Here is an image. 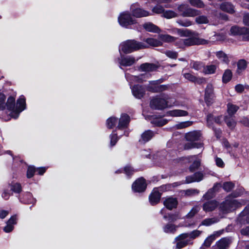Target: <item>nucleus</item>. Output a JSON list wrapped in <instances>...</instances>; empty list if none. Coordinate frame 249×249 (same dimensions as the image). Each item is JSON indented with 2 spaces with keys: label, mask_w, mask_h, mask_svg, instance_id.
Returning a JSON list of instances; mask_svg holds the SVG:
<instances>
[{
  "label": "nucleus",
  "mask_w": 249,
  "mask_h": 249,
  "mask_svg": "<svg viewBox=\"0 0 249 249\" xmlns=\"http://www.w3.org/2000/svg\"><path fill=\"white\" fill-rule=\"evenodd\" d=\"M177 22L180 25L184 27H188L192 25V21L185 18L179 19Z\"/></svg>",
  "instance_id": "052dcab7"
},
{
  "label": "nucleus",
  "mask_w": 249,
  "mask_h": 249,
  "mask_svg": "<svg viewBox=\"0 0 249 249\" xmlns=\"http://www.w3.org/2000/svg\"><path fill=\"white\" fill-rule=\"evenodd\" d=\"M35 168L33 166H29L27 172V177L28 178H31L33 177L35 172Z\"/></svg>",
  "instance_id": "338daca9"
},
{
  "label": "nucleus",
  "mask_w": 249,
  "mask_h": 249,
  "mask_svg": "<svg viewBox=\"0 0 249 249\" xmlns=\"http://www.w3.org/2000/svg\"><path fill=\"white\" fill-rule=\"evenodd\" d=\"M23 201L26 203L35 204L36 200L33 198L32 194L29 192L26 193L23 196Z\"/></svg>",
  "instance_id": "e433bc0d"
},
{
  "label": "nucleus",
  "mask_w": 249,
  "mask_h": 249,
  "mask_svg": "<svg viewBox=\"0 0 249 249\" xmlns=\"http://www.w3.org/2000/svg\"><path fill=\"white\" fill-rule=\"evenodd\" d=\"M171 86L169 85H159L154 89H151L153 92H160L169 89Z\"/></svg>",
  "instance_id": "37998d69"
},
{
  "label": "nucleus",
  "mask_w": 249,
  "mask_h": 249,
  "mask_svg": "<svg viewBox=\"0 0 249 249\" xmlns=\"http://www.w3.org/2000/svg\"><path fill=\"white\" fill-rule=\"evenodd\" d=\"M221 116L213 117L212 114H209L207 116V123L209 125H210L213 121H214L217 124H220L221 122Z\"/></svg>",
  "instance_id": "58836bf2"
},
{
  "label": "nucleus",
  "mask_w": 249,
  "mask_h": 249,
  "mask_svg": "<svg viewBox=\"0 0 249 249\" xmlns=\"http://www.w3.org/2000/svg\"><path fill=\"white\" fill-rule=\"evenodd\" d=\"M223 189L227 192L231 191L234 187V184L231 182H226L223 184Z\"/></svg>",
  "instance_id": "0e129e2a"
},
{
  "label": "nucleus",
  "mask_w": 249,
  "mask_h": 249,
  "mask_svg": "<svg viewBox=\"0 0 249 249\" xmlns=\"http://www.w3.org/2000/svg\"><path fill=\"white\" fill-rule=\"evenodd\" d=\"M218 205L216 200H210L205 202L203 205V210L206 212L213 211Z\"/></svg>",
  "instance_id": "f3484780"
},
{
  "label": "nucleus",
  "mask_w": 249,
  "mask_h": 249,
  "mask_svg": "<svg viewBox=\"0 0 249 249\" xmlns=\"http://www.w3.org/2000/svg\"><path fill=\"white\" fill-rule=\"evenodd\" d=\"M130 11L132 16H148L149 14L147 11L141 8L137 3H133L131 5Z\"/></svg>",
  "instance_id": "6e6552de"
},
{
  "label": "nucleus",
  "mask_w": 249,
  "mask_h": 249,
  "mask_svg": "<svg viewBox=\"0 0 249 249\" xmlns=\"http://www.w3.org/2000/svg\"><path fill=\"white\" fill-rule=\"evenodd\" d=\"M214 98L213 87L211 83L207 84L205 89L204 100L207 105H211Z\"/></svg>",
  "instance_id": "39448f33"
},
{
  "label": "nucleus",
  "mask_w": 249,
  "mask_h": 249,
  "mask_svg": "<svg viewBox=\"0 0 249 249\" xmlns=\"http://www.w3.org/2000/svg\"><path fill=\"white\" fill-rule=\"evenodd\" d=\"M201 133L198 131L189 132L185 134L186 140L190 142H195L200 139Z\"/></svg>",
  "instance_id": "6ab92c4d"
},
{
  "label": "nucleus",
  "mask_w": 249,
  "mask_h": 249,
  "mask_svg": "<svg viewBox=\"0 0 249 249\" xmlns=\"http://www.w3.org/2000/svg\"><path fill=\"white\" fill-rule=\"evenodd\" d=\"M230 243V240L227 238H223L216 242V246L219 249H226Z\"/></svg>",
  "instance_id": "c756f323"
},
{
  "label": "nucleus",
  "mask_w": 249,
  "mask_h": 249,
  "mask_svg": "<svg viewBox=\"0 0 249 249\" xmlns=\"http://www.w3.org/2000/svg\"><path fill=\"white\" fill-rule=\"evenodd\" d=\"M152 11L154 14H163V16H175V13L172 11H166L164 12V8L158 4L153 7Z\"/></svg>",
  "instance_id": "dca6fc26"
},
{
  "label": "nucleus",
  "mask_w": 249,
  "mask_h": 249,
  "mask_svg": "<svg viewBox=\"0 0 249 249\" xmlns=\"http://www.w3.org/2000/svg\"><path fill=\"white\" fill-rule=\"evenodd\" d=\"M220 8L221 10L226 12L230 14H232L234 12L233 6L229 2L222 3L220 5Z\"/></svg>",
  "instance_id": "cd10ccee"
},
{
  "label": "nucleus",
  "mask_w": 249,
  "mask_h": 249,
  "mask_svg": "<svg viewBox=\"0 0 249 249\" xmlns=\"http://www.w3.org/2000/svg\"><path fill=\"white\" fill-rule=\"evenodd\" d=\"M6 96L5 95L0 92V110H4L6 107Z\"/></svg>",
  "instance_id": "bf43d9fd"
},
{
  "label": "nucleus",
  "mask_w": 249,
  "mask_h": 249,
  "mask_svg": "<svg viewBox=\"0 0 249 249\" xmlns=\"http://www.w3.org/2000/svg\"><path fill=\"white\" fill-rule=\"evenodd\" d=\"M202 146V145L200 143H193V142H190V143H186L184 145V149H189L193 148H200Z\"/></svg>",
  "instance_id": "13d9d810"
},
{
  "label": "nucleus",
  "mask_w": 249,
  "mask_h": 249,
  "mask_svg": "<svg viewBox=\"0 0 249 249\" xmlns=\"http://www.w3.org/2000/svg\"><path fill=\"white\" fill-rule=\"evenodd\" d=\"M25 99L23 96H21L17 101L16 108L15 111L16 116H13V117L14 118L17 119L18 117L19 113L25 109Z\"/></svg>",
  "instance_id": "1a4fd4ad"
},
{
  "label": "nucleus",
  "mask_w": 249,
  "mask_h": 249,
  "mask_svg": "<svg viewBox=\"0 0 249 249\" xmlns=\"http://www.w3.org/2000/svg\"><path fill=\"white\" fill-rule=\"evenodd\" d=\"M157 67L154 64L145 63L142 64L140 67V70L142 71H155Z\"/></svg>",
  "instance_id": "b1692460"
},
{
  "label": "nucleus",
  "mask_w": 249,
  "mask_h": 249,
  "mask_svg": "<svg viewBox=\"0 0 249 249\" xmlns=\"http://www.w3.org/2000/svg\"><path fill=\"white\" fill-rule=\"evenodd\" d=\"M177 227L175 225L168 224L163 228V231L166 233H174L177 230Z\"/></svg>",
  "instance_id": "c03bdc74"
},
{
  "label": "nucleus",
  "mask_w": 249,
  "mask_h": 249,
  "mask_svg": "<svg viewBox=\"0 0 249 249\" xmlns=\"http://www.w3.org/2000/svg\"><path fill=\"white\" fill-rule=\"evenodd\" d=\"M216 55L217 58L226 63H228L229 61L227 55L222 51L217 52L216 53Z\"/></svg>",
  "instance_id": "864d4df0"
},
{
  "label": "nucleus",
  "mask_w": 249,
  "mask_h": 249,
  "mask_svg": "<svg viewBox=\"0 0 249 249\" xmlns=\"http://www.w3.org/2000/svg\"><path fill=\"white\" fill-rule=\"evenodd\" d=\"M247 63L243 59L240 60L237 63L236 72L240 74L247 68Z\"/></svg>",
  "instance_id": "f704fd0d"
},
{
  "label": "nucleus",
  "mask_w": 249,
  "mask_h": 249,
  "mask_svg": "<svg viewBox=\"0 0 249 249\" xmlns=\"http://www.w3.org/2000/svg\"><path fill=\"white\" fill-rule=\"evenodd\" d=\"M11 190L15 193L19 194L22 191L21 184L19 183H12L10 184Z\"/></svg>",
  "instance_id": "79ce46f5"
},
{
  "label": "nucleus",
  "mask_w": 249,
  "mask_h": 249,
  "mask_svg": "<svg viewBox=\"0 0 249 249\" xmlns=\"http://www.w3.org/2000/svg\"><path fill=\"white\" fill-rule=\"evenodd\" d=\"M161 194L157 189H154L149 196L150 203L154 205L158 203L160 200Z\"/></svg>",
  "instance_id": "a211bd4d"
},
{
  "label": "nucleus",
  "mask_w": 249,
  "mask_h": 249,
  "mask_svg": "<svg viewBox=\"0 0 249 249\" xmlns=\"http://www.w3.org/2000/svg\"><path fill=\"white\" fill-rule=\"evenodd\" d=\"M227 111L229 115H233L239 109V107L236 105L228 104L227 105Z\"/></svg>",
  "instance_id": "49530a36"
},
{
  "label": "nucleus",
  "mask_w": 249,
  "mask_h": 249,
  "mask_svg": "<svg viewBox=\"0 0 249 249\" xmlns=\"http://www.w3.org/2000/svg\"><path fill=\"white\" fill-rule=\"evenodd\" d=\"M7 108L11 111H14L15 107V98L13 96H9L6 102Z\"/></svg>",
  "instance_id": "7c9ffc66"
},
{
  "label": "nucleus",
  "mask_w": 249,
  "mask_h": 249,
  "mask_svg": "<svg viewBox=\"0 0 249 249\" xmlns=\"http://www.w3.org/2000/svg\"><path fill=\"white\" fill-rule=\"evenodd\" d=\"M177 33L180 36H192V33L187 29L183 30L180 29H176Z\"/></svg>",
  "instance_id": "a18cd8bd"
},
{
  "label": "nucleus",
  "mask_w": 249,
  "mask_h": 249,
  "mask_svg": "<svg viewBox=\"0 0 249 249\" xmlns=\"http://www.w3.org/2000/svg\"><path fill=\"white\" fill-rule=\"evenodd\" d=\"M130 122V117L126 114H122L118 120V124L117 128L118 129H122L127 127Z\"/></svg>",
  "instance_id": "9b49d317"
},
{
  "label": "nucleus",
  "mask_w": 249,
  "mask_h": 249,
  "mask_svg": "<svg viewBox=\"0 0 249 249\" xmlns=\"http://www.w3.org/2000/svg\"><path fill=\"white\" fill-rule=\"evenodd\" d=\"M231 34L233 36H243L244 37L245 34L246 32V28L239 27L237 26L232 27L230 30Z\"/></svg>",
  "instance_id": "4be33fe9"
},
{
  "label": "nucleus",
  "mask_w": 249,
  "mask_h": 249,
  "mask_svg": "<svg viewBox=\"0 0 249 249\" xmlns=\"http://www.w3.org/2000/svg\"><path fill=\"white\" fill-rule=\"evenodd\" d=\"M155 135L154 132L151 130L145 131L141 135V138L139 141L142 143H145L150 141Z\"/></svg>",
  "instance_id": "412c9836"
},
{
  "label": "nucleus",
  "mask_w": 249,
  "mask_h": 249,
  "mask_svg": "<svg viewBox=\"0 0 249 249\" xmlns=\"http://www.w3.org/2000/svg\"><path fill=\"white\" fill-rule=\"evenodd\" d=\"M158 38L160 40L162 43L167 42V43H171L177 40V38L174 36H171L167 34H160L158 36Z\"/></svg>",
  "instance_id": "393cba45"
},
{
  "label": "nucleus",
  "mask_w": 249,
  "mask_h": 249,
  "mask_svg": "<svg viewBox=\"0 0 249 249\" xmlns=\"http://www.w3.org/2000/svg\"><path fill=\"white\" fill-rule=\"evenodd\" d=\"M189 1L193 6L199 8H203L205 6L204 3L201 0H189Z\"/></svg>",
  "instance_id": "603ef678"
},
{
  "label": "nucleus",
  "mask_w": 249,
  "mask_h": 249,
  "mask_svg": "<svg viewBox=\"0 0 249 249\" xmlns=\"http://www.w3.org/2000/svg\"><path fill=\"white\" fill-rule=\"evenodd\" d=\"M136 61L135 58L132 56H124L121 55V58L119 59V63L120 65L124 66H130L134 64Z\"/></svg>",
  "instance_id": "ddd939ff"
},
{
  "label": "nucleus",
  "mask_w": 249,
  "mask_h": 249,
  "mask_svg": "<svg viewBox=\"0 0 249 249\" xmlns=\"http://www.w3.org/2000/svg\"><path fill=\"white\" fill-rule=\"evenodd\" d=\"M216 68L215 65H207L204 67L203 71L205 74H211L215 72Z\"/></svg>",
  "instance_id": "c9c22d12"
},
{
  "label": "nucleus",
  "mask_w": 249,
  "mask_h": 249,
  "mask_svg": "<svg viewBox=\"0 0 249 249\" xmlns=\"http://www.w3.org/2000/svg\"><path fill=\"white\" fill-rule=\"evenodd\" d=\"M200 210V207L199 206H195L186 215L188 218H191L193 217L196 213H197Z\"/></svg>",
  "instance_id": "6e6d98bb"
},
{
  "label": "nucleus",
  "mask_w": 249,
  "mask_h": 249,
  "mask_svg": "<svg viewBox=\"0 0 249 249\" xmlns=\"http://www.w3.org/2000/svg\"><path fill=\"white\" fill-rule=\"evenodd\" d=\"M225 121L228 127L231 129L234 128L236 125V123L232 118L226 116L225 118Z\"/></svg>",
  "instance_id": "5fc2aeb1"
},
{
  "label": "nucleus",
  "mask_w": 249,
  "mask_h": 249,
  "mask_svg": "<svg viewBox=\"0 0 249 249\" xmlns=\"http://www.w3.org/2000/svg\"><path fill=\"white\" fill-rule=\"evenodd\" d=\"M146 46L141 42L135 40H128L120 45V52L122 51L125 53H129L137 50L146 48Z\"/></svg>",
  "instance_id": "f257e3e1"
},
{
  "label": "nucleus",
  "mask_w": 249,
  "mask_h": 249,
  "mask_svg": "<svg viewBox=\"0 0 249 249\" xmlns=\"http://www.w3.org/2000/svg\"><path fill=\"white\" fill-rule=\"evenodd\" d=\"M165 55L168 57L176 59L178 57V53L177 52L173 51H166L165 52Z\"/></svg>",
  "instance_id": "e2e57ef3"
},
{
  "label": "nucleus",
  "mask_w": 249,
  "mask_h": 249,
  "mask_svg": "<svg viewBox=\"0 0 249 249\" xmlns=\"http://www.w3.org/2000/svg\"><path fill=\"white\" fill-rule=\"evenodd\" d=\"M110 145L111 146H113L115 145L116 143L117 142L119 138L117 136L116 133H115V131H113V133L110 135Z\"/></svg>",
  "instance_id": "680f3d73"
},
{
  "label": "nucleus",
  "mask_w": 249,
  "mask_h": 249,
  "mask_svg": "<svg viewBox=\"0 0 249 249\" xmlns=\"http://www.w3.org/2000/svg\"><path fill=\"white\" fill-rule=\"evenodd\" d=\"M177 198L174 197H168L164 201V205L169 210H172L176 208L178 205Z\"/></svg>",
  "instance_id": "aec40b11"
},
{
  "label": "nucleus",
  "mask_w": 249,
  "mask_h": 249,
  "mask_svg": "<svg viewBox=\"0 0 249 249\" xmlns=\"http://www.w3.org/2000/svg\"><path fill=\"white\" fill-rule=\"evenodd\" d=\"M146 188V184L145 179L142 178H139L137 179L132 184V190L136 192H142Z\"/></svg>",
  "instance_id": "423d86ee"
},
{
  "label": "nucleus",
  "mask_w": 249,
  "mask_h": 249,
  "mask_svg": "<svg viewBox=\"0 0 249 249\" xmlns=\"http://www.w3.org/2000/svg\"><path fill=\"white\" fill-rule=\"evenodd\" d=\"M145 41L149 45L153 47H158L162 45V42L160 40V39L153 38H146L145 39Z\"/></svg>",
  "instance_id": "2f4dec72"
},
{
  "label": "nucleus",
  "mask_w": 249,
  "mask_h": 249,
  "mask_svg": "<svg viewBox=\"0 0 249 249\" xmlns=\"http://www.w3.org/2000/svg\"><path fill=\"white\" fill-rule=\"evenodd\" d=\"M221 184L219 183H216L214 184L213 188L210 189L207 193L203 197L205 199H209L213 198L214 196V193L216 191H218L219 188L221 187Z\"/></svg>",
  "instance_id": "5701e85b"
},
{
  "label": "nucleus",
  "mask_w": 249,
  "mask_h": 249,
  "mask_svg": "<svg viewBox=\"0 0 249 249\" xmlns=\"http://www.w3.org/2000/svg\"><path fill=\"white\" fill-rule=\"evenodd\" d=\"M232 77V72L230 70H226L224 72L222 80L224 83H227L230 81Z\"/></svg>",
  "instance_id": "09e8293b"
},
{
  "label": "nucleus",
  "mask_w": 249,
  "mask_h": 249,
  "mask_svg": "<svg viewBox=\"0 0 249 249\" xmlns=\"http://www.w3.org/2000/svg\"><path fill=\"white\" fill-rule=\"evenodd\" d=\"M163 218L170 222H174L180 218V216L178 213L169 214L168 216L164 215Z\"/></svg>",
  "instance_id": "de8ad7c7"
},
{
  "label": "nucleus",
  "mask_w": 249,
  "mask_h": 249,
  "mask_svg": "<svg viewBox=\"0 0 249 249\" xmlns=\"http://www.w3.org/2000/svg\"><path fill=\"white\" fill-rule=\"evenodd\" d=\"M118 119L114 117H111L107 120V126L108 128L111 129L118 123Z\"/></svg>",
  "instance_id": "ea45409f"
},
{
  "label": "nucleus",
  "mask_w": 249,
  "mask_h": 249,
  "mask_svg": "<svg viewBox=\"0 0 249 249\" xmlns=\"http://www.w3.org/2000/svg\"><path fill=\"white\" fill-rule=\"evenodd\" d=\"M162 82V80L161 79L151 81L149 82V84L146 86V89L148 91L153 92V90L150 89V88L154 89L159 86V85Z\"/></svg>",
  "instance_id": "4c0bfd02"
},
{
  "label": "nucleus",
  "mask_w": 249,
  "mask_h": 249,
  "mask_svg": "<svg viewBox=\"0 0 249 249\" xmlns=\"http://www.w3.org/2000/svg\"><path fill=\"white\" fill-rule=\"evenodd\" d=\"M196 21L198 24L207 23L208 22L207 17H197Z\"/></svg>",
  "instance_id": "69168bd1"
},
{
  "label": "nucleus",
  "mask_w": 249,
  "mask_h": 249,
  "mask_svg": "<svg viewBox=\"0 0 249 249\" xmlns=\"http://www.w3.org/2000/svg\"><path fill=\"white\" fill-rule=\"evenodd\" d=\"M204 175L201 172H197L194 174L186 178V182L190 183L193 182H199L203 178Z\"/></svg>",
  "instance_id": "2eb2a0df"
},
{
  "label": "nucleus",
  "mask_w": 249,
  "mask_h": 249,
  "mask_svg": "<svg viewBox=\"0 0 249 249\" xmlns=\"http://www.w3.org/2000/svg\"><path fill=\"white\" fill-rule=\"evenodd\" d=\"M163 98L156 97L150 102V107L156 109H163L168 106L167 100L169 98L167 95H163Z\"/></svg>",
  "instance_id": "20e7f679"
},
{
  "label": "nucleus",
  "mask_w": 249,
  "mask_h": 249,
  "mask_svg": "<svg viewBox=\"0 0 249 249\" xmlns=\"http://www.w3.org/2000/svg\"><path fill=\"white\" fill-rule=\"evenodd\" d=\"M118 22L121 26L125 27L136 23L135 19L132 17H119Z\"/></svg>",
  "instance_id": "f8f14e48"
},
{
  "label": "nucleus",
  "mask_w": 249,
  "mask_h": 249,
  "mask_svg": "<svg viewBox=\"0 0 249 249\" xmlns=\"http://www.w3.org/2000/svg\"><path fill=\"white\" fill-rule=\"evenodd\" d=\"M217 222V220L215 218H209L203 220L202 221L201 225L206 226H209L214 223H216Z\"/></svg>",
  "instance_id": "8fccbe9b"
},
{
  "label": "nucleus",
  "mask_w": 249,
  "mask_h": 249,
  "mask_svg": "<svg viewBox=\"0 0 249 249\" xmlns=\"http://www.w3.org/2000/svg\"><path fill=\"white\" fill-rule=\"evenodd\" d=\"M151 124L158 126H162L165 125L167 121L166 120L162 118H155L151 121Z\"/></svg>",
  "instance_id": "a19ab883"
},
{
  "label": "nucleus",
  "mask_w": 249,
  "mask_h": 249,
  "mask_svg": "<svg viewBox=\"0 0 249 249\" xmlns=\"http://www.w3.org/2000/svg\"><path fill=\"white\" fill-rule=\"evenodd\" d=\"M133 95L138 99H141L145 94V89L142 86L135 85L132 89Z\"/></svg>",
  "instance_id": "4468645a"
},
{
  "label": "nucleus",
  "mask_w": 249,
  "mask_h": 249,
  "mask_svg": "<svg viewBox=\"0 0 249 249\" xmlns=\"http://www.w3.org/2000/svg\"><path fill=\"white\" fill-rule=\"evenodd\" d=\"M185 39H178L175 43V45L179 48H184L194 45L206 44L208 41L203 39H199L193 37L192 36Z\"/></svg>",
  "instance_id": "7ed1b4c3"
},
{
  "label": "nucleus",
  "mask_w": 249,
  "mask_h": 249,
  "mask_svg": "<svg viewBox=\"0 0 249 249\" xmlns=\"http://www.w3.org/2000/svg\"><path fill=\"white\" fill-rule=\"evenodd\" d=\"M143 28L148 32L159 33L160 30L156 25L151 22L146 23L143 25Z\"/></svg>",
  "instance_id": "bb28decb"
},
{
  "label": "nucleus",
  "mask_w": 249,
  "mask_h": 249,
  "mask_svg": "<svg viewBox=\"0 0 249 249\" xmlns=\"http://www.w3.org/2000/svg\"><path fill=\"white\" fill-rule=\"evenodd\" d=\"M186 159L189 161H193V163L189 167V170L191 172L198 169L200 166L201 160L197 158L196 156H191L186 158Z\"/></svg>",
  "instance_id": "9d476101"
},
{
  "label": "nucleus",
  "mask_w": 249,
  "mask_h": 249,
  "mask_svg": "<svg viewBox=\"0 0 249 249\" xmlns=\"http://www.w3.org/2000/svg\"><path fill=\"white\" fill-rule=\"evenodd\" d=\"M201 233V231L198 230H194L190 233H188L189 237L190 238L194 239L198 236Z\"/></svg>",
  "instance_id": "774afa93"
},
{
  "label": "nucleus",
  "mask_w": 249,
  "mask_h": 249,
  "mask_svg": "<svg viewBox=\"0 0 249 249\" xmlns=\"http://www.w3.org/2000/svg\"><path fill=\"white\" fill-rule=\"evenodd\" d=\"M178 10L182 12L184 16L187 14H193L195 12V11L191 9L188 5L185 4L180 5L178 7Z\"/></svg>",
  "instance_id": "c85d7f7f"
},
{
  "label": "nucleus",
  "mask_w": 249,
  "mask_h": 249,
  "mask_svg": "<svg viewBox=\"0 0 249 249\" xmlns=\"http://www.w3.org/2000/svg\"><path fill=\"white\" fill-rule=\"evenodd\" d=\"M215 235L213 234L211 235L208 237L204 241V243L201 247V249H205L209 248L211 245L212 242L215 240Z\"/></svg>",
  "instance_id": "72a5a7b5"
},
{
  "label": "nucleus",
  "mask_w": 249,
  "mask_h": 249,
  "mask_svg": "<svg viewBox=\"0 0 249 249\" xmlns=\"http://www.w3.org/2000/svg\"><path fill=\"white\" fill-rule=\"evenodd\" d=\"M183 193L186 196H192L198 194L199 190L195 189H190L183 191Z\"/></svg>",
  "instance_id": "4d7b16f0"
},
{
  "label": "nucleus",
  "mask_w": 249,
  "mask_h": 249,
  "mask_svg": "<svg viewBox=\"0 0 249 249\" xmlns=\"http://www.w3.org/2000/svg\"><path fill=\"white\" fill-rule=\"evenodd\" d=\"M193 124L192 121H185L176 124L175 127L177 129H183L191 126Z\"/></svg>",
  "instance_id": "3c124183"
},
{
  "label": "nucleus",
  "mask_w": 249,
  "mask_h": 249,
  "mask_svg": "<svg viewBox=\"0 0 249 249\" xmlns=\"http://www.w3.org/2000/svg\"><path fill=\"white\" fill-rule=\"evenodd\" d=\"M167 115L173 117L185 116L188 115V112L183 110L175 109L168 111Z\"/></svg>",
  "instance_id": "a878e982"
},
{
  "label": "nucleus",
  "mask_w": 249,
  "mask_h": 249,
  "mask_svg": "<svg viewBox=\"0 0 249 249\" xmlns=\"http://www.w3.org/2000/svg\"><path fill=\"white\" fill-rule=\"evenodd\" d=\"M246 202L244 200H238L236 199H226L222 202L220 206V211L223 213H228L236 208L245 205Z\"/></svg>",
  "instance_id": "f03ea898"
},
{
  "label": "nucleus",
  "mask_w": 249,
  "mask_h": 249,
  "mask_svg": "<svg viewBox=\"0 0 249 249\" xmlns=\"http://www.w3.org/2000/svg\"><path fill=\"white\" fill-rule=\"evenodd\" d=\"M146 75H141L140 76L130 75L128 74H125V77L128 81L132 80L134 82L142 83L143 82V78H144Z\"/></svg>",
  "instance_id": "473e14b6"
},
{
  "label": "nucleus",
  "mask_w": 249,
  "mask_h": 249,
  "mask_svg": "<svg viewBox=\"0 0 249 249\" xmlns=\"http://www.w3.org/2000/svg\"><path fill=\"white\" fill-rule=\"evenodd\" d=\"M189 235L188 233L181 234L176 238L177 248L181 249L189 244V240L188 239Z\"/></svg>",
  "instance_id": "0eeeda50"
}]
</instances>
